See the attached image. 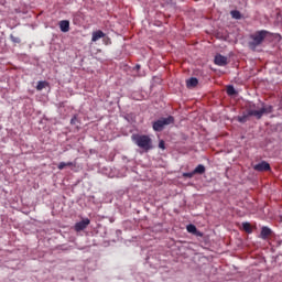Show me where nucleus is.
I'll use <instances>...</instances> for the list:
<instances>
[{"instance_id": "7ed1b4c3", "label": "nucleus", "mask_w": 282, "mask_h": 282, "mask_svg": "<svg viewBox=\"0 0 282 282\" xmlns=\"http://www.w3.org/2000/svg\"><path fill=\"white\" fill-rule=\"evenodd\" d=\"M132 140L139 149H143V151H151L153 149V140L151 137L147 134H133Z\"/></svg>"}, {"instance_id": "f8f14e48", "label": "nucleus", "mask_w": 282, "mask_h": 282, "mask_svg": "<svg viewBox=\"0 0 282 282\" xmlns=\"http://www.w3.org/2000/svg\"><path fill=\"white\" fill-rule=\"evenodd\" d=\"M186 85L188 88L195 87L196 85H199V80L196 77H191L187 79Z\"/></svg>"}, {"instance_id": "5701e85b", "label": "nucleus", "mask_w": 282, "mask_h": 282, "mask_svg": "<svg viewBox=\"0 0 282 282\" xmlns=\"http://www.w3.org/2000/svg\"><path fill=\"white\" fill-rule=\"evenodd\" d=\"M66 166H74V162H67Z\"/></svg>"}, {"instance_id": "f03ea898", "label": "nucleus", "mask_w": 282, "mask_h": 282, "mask_svg": "<svg viewBox=\"0 0 282 282\" xmlns=\"http://www.w3.org/2000/svg\"><path fill=\"white\" fill-rule=\"evenodd\" d=\"M270 36V32L265 30L256 31L250 35L249 47L254 52L260 45L263 44V41Z\"/></svg>"}, {"instance_id": "423d86ee", "label": "nucleus", "mask_w": 282, "mask_h": 282, "mask_svg": "<svg viewBox=\"0 0 282 282\" xmlns=\"http://www.w3.org/2000/svg\"><path fill=\"white\" fill-rule=\"evenodd\" d=\"M215 65H218V67H226L228 65V57L217 54L214 59Z\"/></svg>"}, {"instance_id": "b1692460", "label": "nucleus", "mask_w": 282, "mask_h": 282, "mask_svg": "<svg viewBox=\"0 0 282 282\" xmlns=\"http://www.w3.org/2000/svg\"><path fill=\"white\" fill-rule=\"evenodd\" d=\"M135 67H137V69H140V65H137Z\"/></svg>"}, {"instance_id": "9d476101", "label": "nucleus", "mask_w": 282, "mask_h": 282, "mask_svg": "<svg viewBox=\"0 0 282 282\" xmlns=\"http://www.w3.org/2000/svg\"><path fill=\"white\" fill-rule=\"evenodd\" d=\"M61 32H67L69 30V21L63 20L59 22Z\"/></svg>"}, {"instance_id": "39448f33", "label": "nucleus", "mask_w": 282, "mask_h": 282, "mask_svg": "<svg viewBox=\"0 0 282 282\" xmlns=\"http://www.w3.org/2000/svg\"><path fill=\"white\" fill-rule=\"evenodd\" d=\"M256 171L259 173H263L265 171H272V167L270 166V163L262 161L253 166Z\"/></svg>"}, {"instance_id": "9b49d317", "label": "nucleus", "mask_w": 282, "mask_h": 282, "mask_svg": "<svg viewBox=\"0 0 282 282\" xmlns=\"http://www.w3.org/2000/svg\"><path fill=\"white\" fill-rule=\"evenodd\" d=\"M206 173V166L199 164L194 169V174L195 175H204Z\"/></svg>"}, {"instance_id": "dca6fc26", "label": "nucleus", "mask_w": 282, "mask_h": 282, "mask_svg": "<svg viewBox=\"0 0 282 282\" xmlns=\"http://www.w3.org/2000/svg\"><path fill=\"white\" fill-rule=\"evenodd\" d=\"M46 85H47L46 82H39L37 86H36L37 91H43V89H45Z\"/></svg>"}, {"instance_id": "4468645a", "label": "nucleus", "mask_w": 282, "mask_h": 282, "mask_svg": "<svg viewBox=\"0 0 282 282\" xmlns=\"http://www.w3.org/2000/svg\"><path fill=\"white\" fill-rule=\"evenodd\" d=\"M242 228H243L245 232H252V227H251L250 223H242Z\"/></svg>"}, {"instance_id": "aec40b11", "label": "nucleus", "mask_w": 282, "mask_h": 282, "mask_svg": "<svg viewBox=\"0 0 282 282\" xmlns=\"http://www.w3.org/2000/svg\"><path fill=\"white\" fill-rule=\"evenodd\" d=\"M159 149H162L163 151H164V149H166L165 143H164V140H161V141L159 142Z\"/></svg>"}, {"instance_id": "6ab92c4d", "label": "nucleus", "mask_w": 282, "mask_h": 282, "mask_svg": "<svg viewBox=\"0 0 282 282\" xmlns=\"http://www.w3.org/2000/svg\"><path fill=\"white\" fill-rule=\"evenodd\" d=\"M10 40L12 41V43H21V37H17V36H14V35H10Z\"/></svg>"}, {"instance_id": "f257e3e1", "label": "nucleus", "mask_w": 282, "mask_h": 282, "mask_svg": "<svg viewBox=\"0 0 282 282\" xmlns=\"http://www.w3.org/2000/svg\"><path fill=\"white\" fill-rule=\"evenodd\" d=\"M257 105H250L247 113H243L242 116H238L237 120L238 122H241V124H246V122L250 119V117L253 116L257 120H261L263 116H268L274 111V107L265 104H261V108L258 109Z\"/></svg>"}, {"instance_id": "1a4fd4ad", "label": "nucleus", "mask_w": 282, "mask_h": 282, "mask_svg": "<svg viewBox=\"0 0 282 282\" xmlns=\"http://www.w3.org/2000/svg\"><path fill=\"white\" fill-rule=\"evenodd\" d=\"M99 39H105V32L102 31H96L93 33L91 41L96 43V41H99Z\"/></svg>"}, {"instance_id": "ddd939ff", "label": "nucleus", "mask_w": 282, "mask_h": 282, "mask_svg": "<svg viewBox=\"0 0 282 282\" xmlns=\"http://www.w3.org/2000/svg\"><path fill=\"white\" fill-rule=\"evenodd\" d=\"M230 14H231L232 19H237V20L241 19V12H239L238 10L230 11Z\"/></svg>"}, {"instance_id": "0eeeda50", "label": "nucleus", "mask_w": 282, "mask_h": 282, "mask_svg": "<svg viewBox=\"0 0 282 282\" xmlns=\"http://www.w3.org/2000/svg\"><path fill=\"white\" fill-rule=\"evenodd\" d=\"M89 224H91V220H89V218H86L79 223H76L75 224L76 232H80L82 230H85V228H87V226H89Z\"/></svg>"}, {"instance_id": "6e6552de", "label": "nucleus", "mask_w": 282, "mask_h": 282, "mask_svg": "<svg viewBox=\"0 0 282 282\" xmlns=\"http://www.w3.org/2000/svg\"><path fill=\"white\" fill-rule=\"evenodd\" d=\"M260 235H261V239H268L270 235H272V229L268 227H262Z\"/></svg>"}, {"instance_id": "4be33fe9", "label": "nucleus", "mask_w": 282, "mask_h": 282, "mask_svg": "<svg viewBox=\"0 0 282 282\" xmlns=\"http://www.w3.org/2000/svg\"><path fill=\"white\" fill-rule=\"evenodd\" d=\"M70 124H76V117L70 120Z\"/></svg>"}, {"instance_id": "412c9836", "label": "nucleus", "mask_w": 282, "mask_h": 282, "mask_svg": "<svg viewBox=\"0 0 282 282\" xmlns=\"http://www.w3.org/2000/svg\"><path fill=\"white\" fill-rule=\"evenodd\" d=\"M65 166H67V164H66L65 162H61V163L58 164L57 169H58L59 171H63V169H65Z\"/></svg>"}, {"instance_id": "a211bd4d", "label": "nucleus", "mask_w": 282, "mask_h": 282, "mask_svg": "<svg viewBox=\"0 0 282 282\" xmlns=\"http://www.w3.org/2000/svg\"><path fill=\"white\" fill-rule=\"evenodd\" d=\"M195 176V171L183 173V177H188L189 180Z\"/></svg>"}, {"instance_id": "2eb2a0df", "label": "nucleus", "mask_w": 282, "mask_h": 282, "mask_svg": "<svg viewBox=\"0 0 282 282\" xmlns=\"http://www.w3.org/2000/svg\"><path fill=\"white\" fill-rule=\"evenodd\" d=\"M186 229L187 232H191L192 235H195V232H197V227L195 225H187Z\"/></svg>"}, {"instance_id": "20e7f679", "label": "nucleus", "mask_w": 282, "mask_h": 282, "mask_svg": "<svg viewBox=\"0 0 282 282\" xmlns=\"http://www.w3.org/2000/svg\"><path fill=\"white\" fill-rule=\"evenodd\" d=\"M175 118L173 116H169L166 118H161L152 123V129L154 131H164L165 127H169V124H174Z\"/></svg>"}, {"instance_id": "f3484780", "label": "nucleus", "mask_w": 282, "mask_h": 282, "mask_svg": "<svg viewBox=\"0 0 282 282\" xmlns=\"http://www.w3.org/2000/svg\"><path fill=\"white\" fill-rule=\"evenodd\" d=\"M227 94H228V96H235V94H237V90L235 89L234 86H228Z\"/></svg>"}]
</instances>
